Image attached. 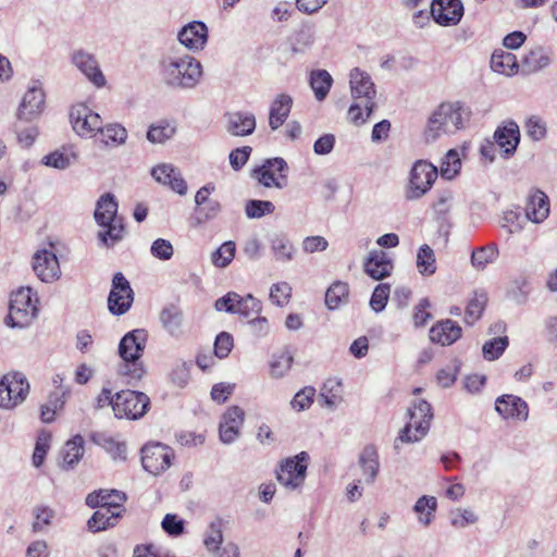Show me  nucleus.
Segmentation results:
<instances>
[{
  "mask_svg": "<svg viewBox=\"0 0 557 557\" xmlns=\"http://www.w3.org/2000/svg\"><path fill=\"white\" fill-rule=\"evenodd\" d=\"M175 134V126L169 122L162 121L153 124L147 132V139L152 144H163Z\"/></svg>",
  "mask_w": 557,
  "mask_h": 557,
  "instance_id": "09e8293b",
  "label": "nucleus"
},
{
  "mask_svg": "<svg viewBox=\"0 0 557 557\" xmlns=\"http://www.w3.org/2000/svg\"><path fill=\"white\" fill-rule=\"evenodd\" d=\"M70 122L73 131L84 138L95 137L102 125L101 116L85 103H76L71 108Z\"/></svg>",
  "mask_w": 557,
  "mask_h": 557,
  "instance_id": "f8f14e48",
  "label": "nucleus"
},
{
  "mask_svg": "<svg viewBox=\"0 0 557 557\" xmlns=\"http://www.w3.org/2000/svg\"><path fill=\"white\" fill-rule=\"evenodd\" d=\"M97 445L101 446L114 460H126V445L106 434H97L94 437Z\"/></svg>",
  "mask_w": 557,
  "mask_h": 557,
  "instance_id": "ea45409f",
  "label": "nucleus"
},
{
  "mask_svg": "<svg viewBox=\"0 0 557 557\" xmlns=\"http://www.w3.org/2000/svg\"><path fill=\"white\" fill-rule=\"evenodd\" d=\"M436 507L437 502L435 497L426 495L420 497L413 506L414 512L419 515V522L423 525H429Z\"/></svg>",
  "mask_w": 557,
  "mask_h": 557,
  "instance_id": "a18cd8bd",
  "label": "nucleus"
},
{
  "mask_svg": "<svg viewBox=\"0 0 557 557\" xmlns=\"http://www.w3.org/2000/svg\"><path fill=\"white\" fill-rule=\"evenodd\" d=\"M394 264L387 252L379 249L371 250L363 263L364 272L373 280L380 281L389 276Z\"/></svg>",
  "mask_w": 557,
  "mask_h": 557,
  "instance_id": "4be33fe9",
  "label": "nucleus"
},
{
  "mask_svg": "<svg viewBox=\"0 0 557 557\" xmlns=\"http://www.w3.org/2000/svg\"><path fill=\"white\" fill-rule=\"evenodd\" d=\"M149 405L150 399L146 394L131 389L121 391L115 394L113 412L119 419L137 420L145 416Z\"/></svg>",
  "mask_w": 557,
  "mask_h": 557,
  "instance_id": "6e6552de",
  "label": "nucleus"
},
{
  "mask_svg": "<svg viewBox=\"0 0 557 557\" xmlns=\"http://www.w3.org/2000/svg\"><path fill=\"white\" fill-rule=\"evenodd\" d=\"M495 410L504 420L525 422L529 419V406L521 397L506 394L496 398Z\"/></svg>",
  "mask_w": 557,
  "mask_h": 557,
  "instance_id": "a211bd4d",
  "label": "nucleus"
},
{
  "mask_svg": "<svg viewBox=\"0 0 557 557\" xmlns=\"http://www.w3.org/2000/svg\"><path fill=\"white\" fill-rule=\"evenodd\" d=\"M487 298L486 295L475 294L473 298L470 299L467 309H466V322L468 324H473L476 320L480 319L485 305H486Z\"/></svg>",
  "mask_w": 557,
  "mask_h": 557,
  "instance_id": "6e6d98bb",
  "label": "nucleus"
},
{
  "mask_svg": "<svg viewBox=\"0 0 557 557\" xmlns=\"http://www.w3.org/2000/svg\"><path fill=\"white\" fill-rule=\"evenodd\" d=\"M349 85L354 100H360L368 114H371L375 107L374 98L376 95L371 76L359 67H355L349 73Z\"/></svg>",
  "mask_w": 557,
  "mask_h": 557,
  "instance_id": "ddd939ff",
  "label": "nucleus"
},
{
  "mask_svg": "<svg viewBox=\"0 0 557 557\" xmlns=\"http://www.w3.org/2000/svg\"><path fill=\"white\" fill-rule=\"evenodd\" d=\"M133 300L134 293L129 282L121 272L115 273L108 298L109 310L114 314H123L131 308Z\"/></svg>",
  "mask_w": 557,
  "mask_h": 557,
  "instance_id": "dca6fc26",
  "label": "nucleus"
},
{
  "mask_svg": "<svg viewBox=\"0 0 557 557\" xmlns=\"http://www.w3.org/2000/svg\"><path fill=\"white\" fill-rule=\"evenodd\" d=\"M315 389L312 386H306L295 394L290 400V406L296 411L309 409L313 403Z\"/></svg>",
  "mask_w": 557,
  "mask_h": 557,
  "instance_id": "e2e57ef3",
  "label": "nucleus"
},
{
  "mask_svg": "<svg viewBox=\"0 0 557 557\" xmlns=\"http://www.w3.org/2000/svg\"><path fill=\"white\" fill-rule=\"evenodd\" d=\"M209 557H240V548L235 542H223L220 525L212 523L203 539Z\"/></svg>",
  "mask_w": 557,
  "mask_h": 557,
  "instance_id": "6ab92c4d",
  "label": "nucleus"
},
{
  "mask_svg": "<svg viewBox=\"0 0 557 557\" xmlns=\"http://www.w3.org/2000/svg\"><path fill=\"white\" fill-rule=\"evenodd\" d=\"M51 434L47 431L39 432L33 454V465L39 468L45 460L47 451L50 448Z\"/></svg>",
  "mask_w": 557,
  "mask_h": 557,
  "instance_id": "4d7b16f0",
  "label": "nucleus"
},
{
  "mask_svg": "<svg viewBox=\"0 0 557 557\" xmlns=\"http://www.w3.org/2000/svg\"><path fill=\"white\" fill-rule=\"evenodd\" d=\"M478 520V515L470 508H456L449 512V522L455 529H465Z\"/></svg>",
  "mask_w": 557,
  "mask_h": 557,
  "instance_id": "8fccbe9b",
  "label": "nucleus"
},
{
  "mask_svg": "<svg viewBox=\"0 0 557 557\" xmlns=\"http://www.w3.org/2000/svg\"><path fill=\"white\" fill-rule=\"evenodd\" d=\"M121 510L112 505L100 506L91 518L88 520V529L92 532H99L114 524V521L120 517Z\"/></svg>",
  "mask_w": 557,
  "mask_h": 557,
  "instance_id": "f704fd0d",
  "label": "nucleus"
},
{
  "mask_svg": "<svg viewBox=\"0 0 557 557\" xmlns=\"http://www.w3.org/2000/svg\"><path fill=\"white\" fill-rule=\"evenodd\" d=\"M549 214V200L542 190H534L529 195L525 207V216L533 223H542Z\"/></svg>",
  "mask_w": 557,
  "mask_h": 557,
  "instance_id": "c756f323",
  "label": "nucleus"
},
{
  "mask_svg": "<svg viewBox=\"0 0 557 557\" xmlns=\"http://www.w3.org/2000/svg\"><path fill=\"white\" fill-rule=\"evenodd\" d=\"M160 322L172 336H180L183 333V311L174 305H169L161 310Z\"/></svg>",
  "mask_w": 557,
  "mask_h": 557,
  "instance_id": "e433bc0d",
  "label": "nucleus"
},
{
  "mask_svg": "<svg viewBox=\"0 0 557 557\" xmlns=\"http://www.w3.org/2000/svg\"><path fill=\"white\" fill-rule=\"evenodd\" d=\"M461 169V159L456 149H450L442 160L440 173L443 178L453 180Z\"/></svg>",
  "mask_w": 557,
  "mask_h": 557,
  "instance_id": "49530a36",
  "label": "nucleus"
},
{
  "mask_svg": "<svg viewBox=\"0 0 557 557\" xmlns=\"http://www.w3.org/2000/svg\"><path fill=\"white\" fill-rule=\"evenodd\" d=\"M72 64L96 88H103L107 85L97 58L83 49L74 50L71 54Z\"/></svg>",
  "mask_w": 557,
  "mask_h": 557,
  "instance_id": "2eb2a0df",
  "label": "nucleus"
},
{
  "mask_svg": "<svg viewBox=\"0 0 557 557\" xmlns=\"http://www.w3.org/2000/svg\"><path fill=\"white\" fill-rule=\"evenodd\" d=\"M61 455L62 467L66 469L73 468L84 455V438L81 435H75L65 443Z\"/></svg>",
  "mask_w": 557,
  "mask_h": 557,
  "instance_id": "58836bf2",
  "label": "nucleus"
},
{
  "mask_svg": "<svg viewBox=\"0 0 557 557\" xmlns=\"http://www.w3.org/2000/svg\"><path fill=\"white\" fill-rule=\"evenodd\" d=\"M244 423V411L238 406L227 408L223 413L219 434L224 444L233 443L239 435V430Z\"/></svg>",
  "mask_w": 557,
  "mask_h": 557,
  "instance_id": "5701e85b",
  "label": "nucleus"
},
{
  "mask_svg": "<svg viewBox=\"0 0 557 557\" xmlns=\"http://www.w3.org/2000/svg\"><path fill=\"white\" fill-rule=\"evenodd\" d=\"M309 84L318 101H323L330 92L333 78L326 70H313L309 76Z\"/></svg>",
  "mask_w": 557,
  "mask_h": 557,
  "instance_id": "4c0bfd02",
  "label": "nucleus"
},
{
  "mask_svg": "<svg viewBox=\"0 0 557 557\" xmlns=\"http://www.w3.org/2000/svg\"><path fill=\"white\" fill-rule=\"evenodd\" d=\"M293 106V99L286 94L278 95L272 102L269 113V126L272 131L281 127L287 120Z\"/></svg>",
  "mask_w": 557,
  "mask_h": 557,
  "instance_id": "2f4dec72",
  "label": "nucleus"
},
{
  "mask_svg": "<svg viewBox=\"0 0 557 557\" xmlns=\"http://www.w3.org/2000/svg\"><path fill=\"white\" fill-rule=\"evenodd\" d=\"M309 455L301 451L281 461L276 470V480L288 491L299 490L306 480Z\"/></svg>",
  "mask_w": 557,
  "mask_h": 557,
  "instance_id": "0eeeda50",
  "label": "nucleus"
},
{
  "mask_svg": "<svg viewBox=\"0 0 557 557\" xmlns=\"http://www.w3.org/2000/svg\"><path fill=\"white\" fill-rule=\"evenodd\" d=\"M233 348V337L226 332L220 333L214 342V354L218 358L223 359L228 356Z\"/></svg>",
  "mask_w": 557,
  "mask_h": 557,
  "instance_id": "774afa93",
  "label": "nucleus"
},
{
  "mask_svg": "<svg viewBox=\"0 0 557 557\" xmlns=\"http://www.w3.org/2000/svg\"><path fill=\"white\" fill-rule=\"evenodd\" d=\"M552 49L536 46L530 49L521 60V67L524 73L531 74L548 67L553 62Z\"/></svg>",
  "mask_w": 557,
  "mask_h": 557,
  "instance_id": "bb28decb",
  "label": "nucleus"
},
{
  "mask_svg": "<svg viewBox=\"0 0 557 557\" xmlns=\"http://www.w3.org/2000/svg\"><path fill=\"white\" fill-rule=\"evenodd\" d=\"M75 159L74 153H67L65 150H55L42 158V164L58 170L67 169Z\"/></svg>",
  "mask_w": 557,
  "mask_h": 557,
  "instance_id": "864d4df0",
  "label": "nucleus"
},
{
  "mask_svg": "<svg viewBox=\"0 0 557 557\" xmlns=\"http://www.w3.org/2000/svg\"><path fill=\"white\" fill-rule=\"evenodd\" d=\"M517 57L503 49H497L491 57V69L505 76H513L519 71Z\"/></svg>",
  "mask_w": 557,
  "mask_h": 557,
  "instance_id": "473e14b6",
  "label": "nucleus"
},
{
  "mask_svg": "<svg viewBox=\"0 0 557 557\" xmlns=\"http://www.w3.org/2000/svg\"><path fill=\"white\" fill-rule=\"evenodd\" d=\"M35 520L33 522V531L35 533L42 532L49 527L54 518V510L47 506H36L33 509Z\"/></svg>",
  "mask_w": 557,
  "mask_h": 557,
  "instance_id": "5fc2aeb1",
  "label": "nucleus"
},
{
  "mask_svg": "<svg viewBox=\"0 0 557 557\" xmlns=\"http://www.w3.org/2000/svg\"><path fill=\"white\" fill-rule=\"evenodd\" d=\"M438 176V170L432 163L419 160L410 172L409 185L407 188L408 199H419L424 196Z\"/></svg>",
  "mask_w": 557,
  "mask_h": 557,
  "instance_id": "9d476101",
  "label": "nucleus"
},
{
  "mask_svg": "<svg viewBox=\"0 0 557 557\" xmlns=\"http://www.w3.org/2000/svg\"><path fill=\"white\" fill-rule=\"evenodd\" d=\"M498 257V250L494 245H486L476 248L471 253V264L476 270H484L487 264L493 263Z\"/></svg>",
  "mask_w": 557,
  "mask_h": 557,
  "instance_id": "79ce46f5",
  "label": "nucleus"
},
{
  "mask_svg": "<svg viewBox=\"0 0 557 557\" xmlns=\"http://www.w3.org/2000/svg\"><path fill=\"white\" fill-rule=\"evenodd\" d=\"M151 255L159 260H170L174 249L172 244L163 238L156 239L150 247Z\"/></svg>",
  "mask_w": 557,
  "mask_h": 557,
  "instance_id": "338daca9",
  "label": "nucleus"
},
{
  "mask_svg": "<svg viewBox=\"0 0 557 557\" xmlns=\"http://www.w3.org/2000/svg\"><path fill=\"white\" fill-rule=\"evenodd\" d=\"M177 39L189 51H200L208 41V27L203 22L193 21L181 28Z\"/></svg>",
  "mask_w": 557,
  "mask_h": 557,
  "instance_id": "aec40b11",
  "label": "nucleus"
},
{
  "mask_svg": "<svg viewBox=\"0 0 557 557\" xmlns=\"http://www.w3.org/2000/svg\"><path fill=\"white\" fill-rule=\"evenodd\" d=\"M151 175L158 183L169 186L181 196L187 193V183L182 173L172 164L162 163L154 166L151 170Z\"/></svg>",
  "mask_w": 557,
  "mask_h": 557,
  "instance_id": "b1692460",
  "label": "nucleus"
},
{
  "mask_svg": "<svg viewBox=\"0 0 557 557\" xmlns=\"http://www.w3.org/2000/svg\"><path fill=\"white\" fill-rule=\"evenodd\" d=\"M148 339L145 330H134L125 334L119 345V354L123 363L119 368V373L128 379V383L139 381L146 373L140 357L144 352Z\"/></svg>",
  "mask_w": 557,
  "mask_h": 557,
  "instance_id": "7ed1b4c3",
  "label": "nucleus"
},
{
  "mask_svg": "<svg viewBox=\"0 0 557 557\" xmlns=\"http://www.w3.org/2000/svg\"><path fill=\"white\" fill-rule=\"evenodd\" d=\"M173 456L172 449L163 444H148L141 449V463L146 471L159 475L170 468Z\"/></svg>",
  "mask_w": 557,
  "mask_h": 557,
  "instance_id": "4468645a",
  "label": "nucleus"
},
{
  "mask_svg": "<svg viewBox=\"0 0 557 557\" xmlns=\"http://www.w3.org/2000/svg\"><path fill=\"white\" fill-rule=\"evenodd\" d=\"M527 135L534 141L542 140L546 136V125L537 116H531L525 123Z\"/></svg>",
  "mask_w": 557,
  "mask_h": 557,
  "instance_id": "69168bd1",
  "label": "nucleus"
},
{
  "mask_svg": "<svg viewBox=\"0 0 557 557\" xmlns=\"http://www.w3.org/2000/svg\"><path fill=\"white\" fill-rule=\"evenodd\" d=\"M45 109V92L34 85L24 94L17 109V117L24 121H33L38 117Z\"/></svg>",
  "mask_w": 557,
  "mask_h": 557,
  "instance_id": "412c9836",
  "label": "nucleus"
},
{
  "mask_svg": "<svg viewBox=\"0 0 557 557\" xmlns=\"http://www.w3.org/2000/svg\"><path fill=\"white\" fill-rule=\"evenodd\" d=\"M117 201L112 194L102 195L95 210L96 222L103 227L98 237L106 246H113L123 238L124 226L122 219L117 216Z\"/></svg>",
  "mask_w": 557,
  "mask_h": 557,
  "instance_id": "20e7f679",
  "label": "nucleus"
},
{
  "mask_svg": "<svg viewBox=\"0 0 557 557\" xmlns=\"http://www.w3.org/2000/svg\"><path fill=\"white\" fill-rule=\"evenodd\" d=\"M293 357L287 352H282L274 357L271 362V373L274 377H282L292 368Z\"/></svg>",
  "mask_w": 557,
  "mask_h": 557,
  "instance_id": "0e129e2a",
  "label": "nucleus"
},
{
  "mask_svg": "<svg viewBox=\"0 0 557 557\" xmlns=\"http://www.w3.org/2000/svg\"><path fill=\"white\" fill-rule=\"evenodd\" d=\"M471 108L460 100L441 102L429 115L424 135L428 140L455 135L467 127L471 120Z\"/></svg>",
  "mask_w": 557,
  "mask_h": 557,
  "instance_id": "f03ea898",
  "label": "nucleus"
},
{
  "mask_svg": "<svg viewBox=\"0 0 557 557\" xmlns=\"http://www.w3.org/2000/svg\"><path fill=\"white\" fill-rule=\"evenodd\" d=\"M101 136V141L106 146H120L123 145L127 139V131L124 126L119 123L101 125V129L98 132Z\"/></svg>",
  "mask_w": 557,
  "mask_h": 557,
  "instance_id": "a19ab883",
  "label": "nucleus"
},
{
  "mask_svg": "<svg viewBox=\"0 0 557 557\" xmlns=\"http://www.w3.org/2000/svg\"><path fill=\"white\" fill-rule=\"evenodd\" d=\"M319 401L321 406L330 410H335L343 403V388L341 380H326L320 389Z\"/></svg>",
  "mask_w": 557,
  "mask_h": 557,
  "instance_id": "72a5a7b5",
  "label": "nucleus"
},
{
  "mask_svg": "<svg viewBox=\"0 0 557 557\" xmlns=\"http://www.w3.org/2000/svg\"><path fill=\"white\" fill-rule=\"evenodd\" d=\"M28 393L29 383L23 373H8L0 380V407L13 409L26 399Z\"/></svg>",
  "mask_w": 557,
  "mask_h": 557,
  "instance_id": "1a4fd4ad",
  "label": "nucleus"
},
{
  "mask_svg": "<svg viewBox=\"0 0 557 557\" xmlns=\"http://www.w3.org/2000/svg\"><path fill=\"white\" fill-rule=\"evenodd\" d=\"M508 346V338L505 337H495L491 341H487L483 347V356L486 360H495L499 358V356L505 351Z\"/></svg>",
  "mask_w": 557,
  "mask_h": 557,
  "instance_id": "680f3d73",
  "label": "nucleus"
},
{
  "mask_svg": "<svg viewBox=\"0 0 557 557\" xmlns=\"http://www.w3.org/2000/svg\"><path fill=\"white\" fill-rule=\"evenodd\" d=\"M33 269L45 283H53L60 278L61 269L52 245L49 249L45 248L35 253Z\"/></svg>",
  "mask_w": 557,
  "mask_h": 557,
  "instance_id": "f3484780",
  "label": "nucleus"
},
{
  "mask_svg": "<svg viewBox=\"0 0 557 557\" xmlns=\"http://www.w3.org/2000/svg\"><path fill=\"white\" fill-rule=\"evenodd\" d=\"M37 299L33 300L29 287H21L12 294L9 314L5 323L10 327L24 329L28 326L37 315Z\"/></svg>",
  "mask_w": 557,
  "mask_h": 557,
  "instance_id": "423d86ee",
  "label": "nucleus"
},
{
  "mask_svg": "<svg viewBox=\"0 0 557 557\" xmlns=\"http://www.w3.org/2000/svg\"><path fill=\"white\" fill-rule=\"evenodd\" d=\"M274 210L275 206L269 200H249L245 206V212L249 219H260L273 213Z\"/></svg>",
  "mask_w": 557,
  "mask_h": 557,
  "instance_id": "bf43d9fd",
  "label": "nucleus"
},
{
  "mask_svg": "<svg viewBox=\"0 0 557 557\" xmlns=\"http://www.w3.org/2000/svg\"><path fill=\"white\" fill-rule=\"evenodd\" d=\"M288 165L283 158L267 159L251 172L252 178L264 187L284 188L287 185Z\"/></svg>",
  "mask_w": 557,
  "mask_h": 557,
  "instance_id": "9b49d317",
  "label": "nucleus"
},
{
  "mask_svg": "<svg viewBox=\"0 0 557 557\" xmlns=\"http://www.w3.org/2000/svg\"><path fill=\"white\" fill-rule=\"evenodd\" d=\"M262 311V304L259 299L255 298L251 294L242 297L239 295L236 314L247 319L248 321L253 317L260 314Z\"/></svg>",
  "mask_w": 557,
  "mask_h": 557,
  "instance_id": "de8ad7c7",
  "label": "nucleus"
},
{
  "mask_svg": "<svg viewBox=\"0 0 557 557\" xmlns=\"http://www.w3.org/2000/svg\"><path fill=\"white\" fill-rule=\"evenodd\" d=\"M226 131L233 136H248L256 128V117L250 112H232L226 115Z\"/></svg>",
  "mask_w": 557,
  "mask_h": 557,
  "instance_id": "c85d7f7f",
  "label": "nucleus"
},
{
  "mask_svg": "<svg viewBox=\"0 0 557 557\" xmlns=\"http://www.w3.org/2000/svg\"><path fill=\"white\" fill-rule=\"evenodd\" d=\"M417 268L422 275H432L436 271V259L433 249L424 244L417 253Z\"/></svg>",
  "mask_w": 557,
  "mask_h": 557,
  "instance_id": "37998d69",
  "label": "nucleus"
},
{
  "mask_svg": "<svg viewBox=\"0 0 557 557\" xmlns=\"http://www.w3.org/2000/svg\"><path fill=\"white\" fill-rule=\"evenodd\" d=\"M65 393H53L48 401L41 406L40 418L44 422L49 423L54 420V416L64 405Z\"/></svg>",
  "mask_w": 557,
  "mask_h": 557,
  "instance_id": "603ef678",
  "label": "nucleus"
},
{
  "mask_svg": "<svg viewBox=\"0 0 557 557\" xmlns=\"http://www.w3.org/2000/svg\"><path fill=\"white\" fill-rule=\"evenodd\" d=\"M461 335V326L450 319L437 321L430 330L431 342L441 346L453 345Z\"/></svg>",
  "mask_w": 557,
  "mask_h": 557,
  "instance_id": "a878e982",
  "label": "nucleus"
},
{
  "mask_svg": "<svg viewBox=\"0 0 557 557\" xmlns=\"http://www.w3.org/2000/svg\"><path fill=\"white\" fill-rule=\"evenodd\" d=\"M235 252V243L232 240L225 242L212 252L211 261L216 268H226L234 259Z\"/></svg>",
  "mask_w": 557,
  "mask_h": 557,
  "instance_id": "3c124183",
  "label": "nucleus"
},
{
  "mask_svg": "<svg viewBox=\"0 0 557 557\" xmlns=\"http://www.w3.org/2000/svg\"><path fill=\"white\" fill-rule=\"evenodd\" d=\"M358 465L361 468L364 482L373 484L380 471L379 453L375 446L367 445L360 453Z\"/></svg>",
  "mask_w": 557,
  "mask_h": 557,
  "instance_id": "7c9ffc66",
  "label": "nucleus"
},
{
  "mask_svg": "<svg viewBox=\"0 0 557 557\" xmlns=\"http://www.w3.org/2000/svg\"><path fill=\"white\" fill-rule=\"evenodd\" d=\"M430 14L442 26L456 25L463 15V5L462 2H431Z\"/></svg>",
  "mask_w": 557,
  "mask_h": 557,
  "instance_id": "393cba45",
  "label": "nucleus"
},
{
  "mask_svg": "<svg viewBox=\"0 0 557 557\" xmlns=\"http://www.w3.org/2000/svg\"><path fill=\"white\" fill-rule=\"evenodd\" d=\"M391 293V285L387 283L379 284L371 296L370 307L375 312H381L385 309Z\"/></svg>",
  "mask_w": 557,
  "mask_h": 557,
  "instance_id": "052dcab7",
  "label": "nucleus"
},
{
  "mask_svg": "<svg viewBox=\"0 0 557 557\" xmlns=\"http://www.w3.org/2000/svg\"><path fill=\"white\" fill-rule=\"evenodd\" d=\"M292 290V286L287 282L275 283L270 288V300L278 307H284L290 300Z\"/></svg>",
  "mask_w": 557,
  "mask_h": 557,
  "instance_id": "13d9d810",
  "label": "nucleus"
},
{
  "mask_svg": "<svg viewBox=\"0 0 557 557\" xmlns=\"http://www.w3.org/2000/svg\"><path fill=\"white\" fill-rule=\"evenodd\" d=\"M272 253L278 262H289L294 260L296 247L284 233H276L270 239Z\"/></svg>",
  "mask_w": 557,
  "mask_h": 557,
  "instance_id": "c9c22d12",
  "label": "nucleus"
},
{
  "mask_svg": "<svg viewBox=\"0 0 557 557\" xmlns=\"http://www.w3.org/2000/svg\"><path fill=\"white\" fill-rule=\"evenodd\" d=\"M494 139L506 157L513 154L520 141L518 124L512 121L505 123L495 131Z\"/></svg>",
  "mask_w": 557,
  "mask_h": 557,
  "instance_id": "cd10ccee",
  "label": "nucleus"
},
{
  "mask_svg": "<svg viewBox=\"0 0 557 557\" xmlns=\"http://www.w3.org/2000/svg\"><path fill=\"white\" fill-rule=\"evenodd\" d=\"M409 421L399 432L395 441L394 448L398 449V442L401 443H416L421 441L429 432L433 412L431 405L419 399L413 401L408 409Z\"/></svg>",
  "mask_w": 557,
  "mask_h": 557,
  "instance_id": "39448f33",
  "label": "nucleus"
},
{
  "mask_svg": "<svg viewBox=\"0 0 557 557\" xmlns=\"http://www.w3.org/2000/svg\"><path fill=\"white\" fill-rule=\"evenodd\" d=\"M164 84L176 89H193L201 81L202 65L193 55L172 48L159 63Z\"/></svg>",
  "mask_w": 557,
  "mask_h": 557,
  "instance_id": "f257e3e1",
  "label": "nucleus"
},
{
  "mask_svg": "<svg viewBox=\"0 0 557 557\" xmlns=\"http://www.w3.org/2000/svg\"><path fill=\"white\" fill-rule=\"evenodd\" d=\"M348 294V284L344 282H335L325 293V305L331 310L337 309L342 302L346 301Z\"/></svg>",
  "mask_w": 557,
  "mask_h": 557,
  "instance_id": "c03bdc74",
  "label": "nucleus"
}]
</instances>
